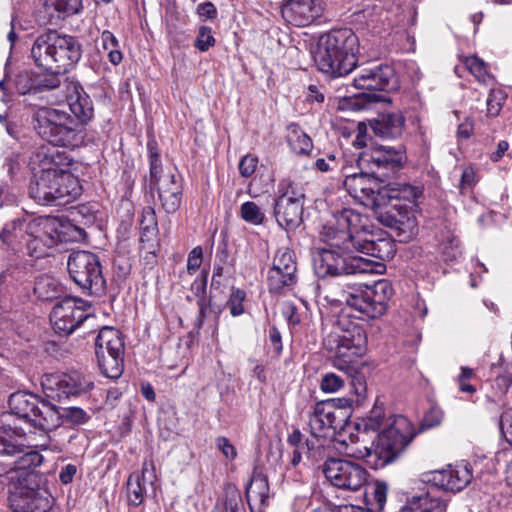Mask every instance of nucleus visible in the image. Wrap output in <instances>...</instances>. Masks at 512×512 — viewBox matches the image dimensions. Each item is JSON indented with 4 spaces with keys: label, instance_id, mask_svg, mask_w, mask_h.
Segmentation results:
<instances>
[{
    "label": "nucleus",
    "instance_id": "8",
    "mask_svg": "<svg viewBox=\"0 0 512 512\" xmlns=\"http://www.w3.org/2000/svg\"><path fill=\"white\" fill-rule=\"evenodd\" d=\"M324 347L334 354L333 366L353 372L349 363L363 356L367 350V335L364 328L354 323L339 322L323 341Z\"/></svg>",
    "mask_w": 512,
    "mask_h": 512
},
{
    "label": "nucleus",
    "instance_id": "36",
    "mask_svg": "<svg viewBox=\"0 0 512 512\" xmlns=\"http://www.w3.org/2000/svg\"><path fill=\"white\" fill-rule=\"evenodd\" d=\"M465 65L469 72L476 78V80L485 85L491 86L495 83V78L487 71L486 63L477 56H469L465 60Z\"/></svg>",
    "mask_w": 512,
    "mask_h": 512
},
{
    "label": "nucleus",
    "instance_id": "43",
    "mask_svg": "<svg viewBox=\"0 0 512 512\" xmlns=\"http://www.w3.org/2000/svg\"><path fill=\"white\" fill-rule=\"evenodd\" d=\"M48 3L62 18L77 14L83 8L82 0H48Z\"/></svg>",
    "mask_w": 512,
    "mask_h": 512
},
{
    "label": "nucleus",
    "instance_id": "4",
    "mask_svg": "<svg viewBox=\"0 0 512 512\" xmlns=\"http://www.w3.org/2000/svg\"><path fill=\"white\" fill-rule=\"evenodd\" d=\"M379 193L382 208L377 212V219L393 229L400 241L410 240L417 231L414 211L423 195V188L405 182H388Z\"/></svg>",
    "mask_w": 512,
    "mask_h": 512
},
{
    "label": "nucleus",
    "instance_id": "9",
    "mask_svg": "<svg viewBox=\"0 0 512 512\" xmlns=\"http://www.w3.org/2000/svg\"><path fill=\"white\" fill-rule=\"evenodd\" d=\"M79 180L71 173L54 168L42 170L30 195L42 205H64L81 195Z\"/></svg>",
    "mask_w": 512,
    "mask_h": 512
},
{
    "label": "nucleus",
    "instance_id": "33",
    "mask_svg": "<svg viewBox=\"0 0 512 512\" xmlns=\"http://www.w3.org/2000/svg\"><path fill=\"white\" fill-rule=\"evenodd\" d=\"M34 293L38 299L52 301L63 293L61 284L52 276L41 275L34 284Z\"/></svg>",
    "mask_w": 512,
    "mask_h": 512
},
{
    "label": "nucleus",
    "instance_id": "24",
    "mask_svg": "<svg viewBox=\"0 0 512 512\" xmlns=\"http://www.w3.org/2000/svg\"><path fill=\"white\" fill-rule=\"evenodd\" d=\"M66 100L72 114L81 124H87L93 117L94 108L90 96L76 81L66 80Z\"/></svg>",
    "mask_w": 512,
    "mask_h": 512
},
{
    "label": "nucleus",
    "instance_id": "42",
    "mask_svg": "<svg viewBox=\"0 0 512 512\" xmlns=\"http://www.w3.org/2000/svg\"><path fill=\"white\" fill-rule=\"evenodd\" d=\"M349 366L353 369V372L346 368L337 369L345 374L347 380H350V385L352 386L355 394L359 397H364L366 393V382L364 376L358 370L355 362L349 363Z\"/></svg>",
    "mask_w": 512,
    "mask_h": 512
},
{
    "label": "nucleus",
    "instance_id": "2",
    "mask_svg": "<svg viewBox=\"0 0 512 512\" xmlns=\"http://www.w3.org/2000/svg\"><path fill=\"white\" fill-rule=\"evenodd\" d=\"M359 434L377 433L370 446L350 452L357 459H366L374 468L380 469L395 461L415 436L411 422L402 415L386 416L383 405L377 402L356 425Z\"/></svg>",
    "mask_w": 512,
    "mask_h": 512
},
{
    "label": "nucleus",
    "instance_id": "54",
    "mask_svg": "<svg viewBox=\"0 0 512 512\" xmlns=\"http://www.w3.org/2000/svg\"><path fill=\"white\" fill-rule=\"evenodd\" d=\"M315 167L321 172L332 171L338 167V160L334 154H329L326 158L317 159Z\"/></svg>",
    "mask_w": 512,
    "mask_h": 512
},
{
    "label": "nucleus",
    "instance_id": "53",
    "mask_svg": "<svg viewBox=\"0 0 512 512\" xmlns=\"http://www.w3.org/2000/svg\"><path fill=\"white\" fill-rule=\"evenodd\" d=\"M203 262V249L201 246L194 247L188 254L187 273L193 275L200 268Z\"/></svg>",
    "mask_w": 512,
    "mask_h": 512
},
{
    "label": "nucleus",
    "instance_id": "39",
    "mask_svg": "<svg viewBox=\"0 0 512 512\" xmlns=\"http://www.w3.org/2000/svg\"><path fill=\"white\" fill-rule=\"evenodd\" d=\"M148 158L150 164V186L157 183L158 180L162 179L164 174H161V160L159 157L157 144L154 140L148 141L147 143Z\"/></svg>",
    "mask_w": 512,
    "mask_h": 512
},
{
    "label": "nucleus",
    "instance_id": "10",
    "mask_svg": "<svg viewBox=\"0 0 512 512\" xmlns=\"http://www.w3.org/2000/svg\"><path fill=\"white\" fill-rule=\"evenodd\" d=\"M16 238L24 240L27 253L34 258H42L59 240L58 219L37 217L13 221Z\"/></svg>",
    "mask_w": 512,
    "mask_h": 512
},
{
    "label": "nucleus",
    "instance_id": "49",
    "mask_svg": "<svg viewBox=\"0 0 512 512\" xmlns=\"http://www.w3.org/2000/svg\"><path fill=\"white\" fill-rule=\"evenodd\" d=\"M49 75L36 76L37 93L43 91H49L60 87L61 76L64 74H53L49 72Z\"/></svg>",
    "mask_w": 512,
    "mask_h": 512
},
{
    "label": "nucleus",
    "instance_id": "59",
    "mask_svg": "<svg viewBox=\"0 0 512 512\" xmlns=\"http://www.w3.org/2000/svg\"><path fill=\"white\" fill-rule=\"evenodd\" d=\"M101 44L107 52L119 48L120 44L116 36L109 30H104L101 33Z\"/></svg>",
    "mask_w": 512,
    "mask_h": 512
},
{
    "label": "nucleus",
    "instance_id": "45",
    "mask_svg": "<svg viewBox=\"0 0 512 512\" xmlns=\"http://www.w3.org/2000/svg\"><path fill=\"white\" fill-rule=\"evenodd\" d=\"M213 512H246L241 493L235 487L226 490L225 509Z\"/></svg>",
    "mask_w": 512,
    "mask_h": 512
},
{
    "label": "nucleus",
    "instance_id": "16",
    "mask_svg": "<svg viewBox=\"0 0 512 512\" xmlns=\"http://www.w3.org/2000/svg\"><path fill=\"white\" fill-rule=\"evenodd\" d=\"M91 304L81 298L65 297L58 301L50 313L55 333L60 336L72 334L91 314Z\"/></svg>",
    "mask_w": 512,
    "mask_h": 512
},
{
    "label": "nucleus",
    "instance_id": "58",
    "mask_svg": "<svg viewBox=\"0 0 512 512\" xmlns=\"http://www.w3.org/2000/svg\"><path fill=\"white\" fill-rule=\"evenodd\" d=\"M500 428L509 442H512V411H506L500 419Z\"/></svg>",
    "mask_w": 512,
    "mask_h": 512
},
{
    "label": "nucleus",
    "instance_id": "23",
    "mask_svg": "<svg viewBox=\"0 0 512 512\" xmlns=\"http://www.w3.org/2000/svg\"><path fill=\"white\" fill-rule=\"evenodd\" d=\"M472 478L471 467L468 464H459L433 472L431 481L444 490L459 492L471 482Z\"/></svg>",
    "mask_w": 512,
    "mask_h": 512
},
{
    "label": "nucleus",
    "instance_id": "56",
    "mask_svg": "<svg viewBox=\"0 0 512 512\" xmlns=\"http://www.w3.org/2000/svg\"><path fill=\"white\" fill-rule=\"evenodd\" d=\"M216 445L227 459L233 460L237 456L235 447L226 437H218Z\"/></svg>",
    "mask_w": 512,
    "mask_h": 512
},
{
    "label": "nucleus",
    "instance_id": "34",
    "mask_svg": "<svg viewBox=\"0 0 512 512\" xmlns=\"http://www.w3.org/2000/svg\"><path fill=\"white\" fill-rule=\"evenodd\" d=\"M445 504L438 498L429 494L413 497L401 509V512H444Z\"/></svg>",
    "mask_w": 512,
    "mask_h": 512
},
{
    "label": "nucleus",
    "instance_id": "25",
    "mask_svg": "<svg viewBox=\"0 0 512 512\" xmlns=\"http://www.w3.org/2000/svg\"><path fill=\"white\" fill-rule=\"evenodd\" d=\"M156 189L162 208L166 213H175L182 201V184L174 174H165L157 183L150 186Z\"/></svg>",
    "mask_w": 512,
    "mask_h": 512
},
{
    "label": "nucleus",
    "instance_id": "38",
    "mask_svg": "<svg viewBox=\"0 0 512 512\" xmlns=\"http://www.w3.org/2000/svg\"><path fill=\"white\" fill-rule=\"evenodd\" d=\"M278 197L287 200L303 203L305 199V191L301 184L296 183L289 178L282 179L278 184Z\"/></svg>",
    "mask_w": 512,
    "mask_h": 512
},
{
    "label": "nucleus",
    "instance_id": "55",
    "mask_svg": "<svg viewBox=\"0 0 512 512\" xmlns=\"http://www.w3.org/2000/svg\"><path fill=\"white\" fill-rule=\"evenodd\" d=\"M303 435L299 429H295L291 434L288 435L287 442L293 446L294 448H302L305 447L307 450H311L314 446L312 442L306 440L305 443L302 442Z\"/></svg>",
    "mask_w": 512,
    "mask_h": 512
},
{
    "label": "nucleus",
    "instance_id": "12",
    "mask_svg": "<svg viewBox=\"0 0 512 512\" xmlns=\"http://www.w3.org/2000/svg\"><path fill=\"white\" fill-rule=\"evenodd\" d=\"M356 88L362 93L366 103L390 102L387 93L398 88L395 70L388 64L361 67L353 80Z\"/></svg>",
    "mask_w": 512,
    "mask_h": 512
},
{
    "label": "nucleus",
    "instance_id": "51",
    "mask_svg": "<svg viewBox=\"0 0 512 512\" xmlns=\"http://www.w3.org/2000/svg\"><path fill=\"white\" fill-rule=\"evenodd\" d=\"M258 157L253 154L243 156L238 164V170L242 177L249 178L256 171L258 165Z\"/></svg>",
    "mask_w": 512,
    "mask_h": 512
},
{
    "label": "nucleus",
    "instance_id": "5",
    "mask_svg": "<svg viewBox=\"0 0 512 512\" xmlns=\"http://www.w3.org/2000/svg\"><path fill=\"white\" fill-rule=\"evenodd\" d=\"M82 43L76 36L49 29L36 37L31 47L35 65L53 74H66L82 58Z\"/></svg>",
    "mask_w": 512,
    "mask_h": 512
},
{
    "label": "nucleus",
    "instance_id": "44",
    "mask_svg": "<svg viewBox=\"0 0 512 512\" xmlns=\"http://www.w3.org/2000/svg\"><path fill=\"white\" fill-rule=\"evenodd\" d=\"M507 98L506 93L499 88L490 89L486 99V114L489 117H496L499 115L503 104Z\"/></svg>",
    "mask_w": 512,
    "mask_h": 512
},
{
    "label": "nucleus",
    "instance_id": "63",
    "mask_svg": "<svg viewBox=\"0 0 512 512\" xmlns=\"http://www.w3.org/2000/svg\"><path fill=\"white\" fill-rule=\"evenodd\" d=\"M445 261H454L457 260L462 252L459 248V241L457 239H453L451 241L450 249L446 248L443 252Z\"/></svg>",
    "mask_w": 512,
    "mask_h": 512
},
{
    "label": "nucleus",
    "instance_id": "19",
    "mask_svg": "<svg viewBox=\"0 0 512 512\" xmlns=\"http://www.w3.org/2000/svg\"><path fill=\"white\" fill-rule=\"evenodd\" d=\"M267 281L270 291L276 293L297 282V262L293 251L285 248L276 252Z\"/></svg>",
    "mask_w": 512,
    "mask_h": 512
},
{
    "label": "nucleus",
    "instance_id": "22",
    "mask_svg": "<svg viewBox=\"0 0 512 512\" xmlns=\"http://www.w3.org/2000/svg\"><path fill=\"white\" fill-rule=\"evenodd\" d=\"M324 10L322 0H288L282 14L296 26H307L318 19Z\"/></svg>",
    "mask_w": 512,
    "mask_h": 512
},
{
    "label": "nucleus",
    "instance_id": "27",
    "mask_svg": "<svg viewBox=\"0 0 512 512\" xmlns=\"http://www.w3.org/2000/svg\"><path fill=\"white\" fill-rule=\"evenodd\" d=\"M405 118L401 112H391L380 115L371 121V129L376 136L395 139L402 135Z\"/></svg>",
    "mask_w": 512,
    "mask_h": 512
},
{
    "label": "nucleus",
    "instance_id": "11",
    "mask_svg": "<svg viewBox=\"0 0 512 512\" xmlns=\"http://www.w3.org/2000/svg\"><path fill=\"white\" fill-rule=\"evenodd\" d=\"M393 294L390 282L386 279L376 281L371 286L353 288L343 292L341 301L359 313V318L376 319L387 310Z\"/></svg>",
    "mask_w": 512,
    "mask_h": 512
},
{
    "label": "nucleus",
    "instance_id": "17",
    "mask_svg": "<svg viewBox=\"0 0 512 512\" xmlns=\"http://www.w3.org/2000/svg\"><path fill=\"white\" fill-rule=\"evenodd\" d=\"M322 472L333 486L343 490L358 491L367 480L364 467L340 458H328L322 466Z\"/></svg>",
    "mask_w": 512,
    "mask_h": 512
},
{
    "label": "nucleus",
    "instance_id": "29",
    "mask_svg": "<svg viewBox=\"0 0 512 512\" xmlns=\"http://www.w3.org/2000/svg\"><path fill=\"white\" fill-rule=\"evenodd\" d=\"M125 354V343L122 333L110 326H105L100 329L95 340V355L100 354Z\"/></svg>",
    "mask_w": 512,
    "mask_h": 512
},
{
    "label": "nucleus",
    "instance_id": "40",
    "mask_svg": "<svg viewBox=\"0 0 512 512\" xmlns=\"http://www.w3.org/2000/svg\"><path fill=\"white\" fill-rule=\"evenodd\" d=\"M241 218L252 225H261L265 220L262 209L253 201L244 202L240 207Z\"/></svg>",
    "mask_w": 512,
    "mask_h": 512
},
{
    "label": "nucleus",
    "instance_id": "50",
    "mask_svg": "<svg viewBox=\"0 0 512 512\" xmlns=\"http://www.w3.org/2000/svg\"><path fill=\"white\" fill-rule=\"evenodd\" d=\"M215 45V38L212 35V30L210 27L207 26H201L198 31V35L195 40V47L205 52L210 47H213Z\"/></svg>",
    "mask_w": 512,
    "mask_h": 512
},
{
    "label": "nucleus",
    "instance_id": "28",
    "mask_svg": "<svg viewBox=\"0 0 512 512\" xmlns=\"http://www.w3.org/2000/svg\"><path fill=\"white\" fill-rule=\"evenodd\" d=\"M246 498L252 511H262L268 504L269 484L267 477L255 471L246 487Z\"/></svg>",
    "mask_w": 512,
    "mask_h": 512
},
{
    "label": "nucleus",
    "instance_id": "30",
    "mask_svg": "<svg viewBox=\"0 0 512 512\" xmlns=\"http://www.w3.org/2000/svg\"><path fill=\"white\" fill-rule=\"evenodd\" d=\"M50 408L56 419L53 425L45 427V431H52L60 426L74 427L85 424L89 420V415L86 411L79 407H58L50 403Z\"/></svg>",
    "mask_w": 512,
    "mask_h": 512
},
{
    "label": "nucleus",
    "instance_id": "21",
    "mask_svg": "<svg viewBox=\"0 0 512 512\" xmlns=\"http://www.w3.org/2000/svg\"><path fill=\"white\" fill-rule=\"evenodd\" d=\"M342 414L332 401H321L314 404L309 412L308 425L310 433L315 438L326 437L330 431L338 427V415Z\"/></svg>",
    "mask_w": 512,
    "mask_h": 512
},
{
    "label": "nucleus",
    "instance_id": "7",
    "mask_svg": "<svg viewBox=\"0 0 512 512\" xmlns=\"http://www.w3.org/2000/svg\"><path fill=\"white\" fill-rule=\"evenodd\" d=\"M50 403L49 400L41 399L32 393L18 391L11 394L8 401L10 412L0 416V435L22 436L24 432L14 423V416L45 431V427L53 425L56 419Z\"/></svg>",
    "mask_w": 512,
    "mask_h": 512
},
{
    "label": "nucleus",
    "instance_id": "48",
    "mask_svg": "<svg viewBox=\"0 0 512 512\" xmlns=\"http://www.w3.org/2000/svg\"><path fill=\"white\" fill-rule=\"evenodd\" d=\"M246 294L243 290L233 288L227 305L230 309V313L233 317L240 316L244 313L243 301Z\"/></svg>",
    "mask_w": 512,
    "mask_h": 512
},
{
    "label": "nucleus",
    "instance_id": "52",
    "mask_svg": "<svg viewBox=\"0 0 512 512\" xmlns=\"http://www.w3.org/2000/svg\"><path fill=\"white\" fill-rule=\"evenodd\" d=\"M443 420V412L438 407H431L423 416L421 421V429L434 428L441 424Z\"/></svg>",
    "mask_w": 512,
    "mask_h": 512
},
{
    "label": "nucleus",
    "instance_id": "46",
    "mask_svg": "<svg viewBox=\"0 0 512 512\" xmlns=\"http://www.w3.org/2000/svg\"><path fill=\"white\" fill-rule=\"evenodd\" d=\"M14 82L19 94H37L36 77H33L29 72H20Z\"/></svg>",
    "mask_w": 512,
    "mask_h": 512
},
{
    "label": "nucleus",
    "instance_id": "64",
    "mask_svg": "<svg viewBox=\"0 0 512 512\" xmlns=\"http://www.w3.org/2000/svg\"><path fill=\"white\" fill-rule=\"evenodd\" d=\"M495 383L501 389L502 393L507 392L512 385V373L505 371L495 379Z\"/></svg>",
    "mask_w": 512,
    "mask_h": 512
},
{
    "label": "nucleus",
    "instance_id": "20",
    "mask_svg": "<svg viewBox=\"0 0 512 512\" xmlns=\"http://www.w3.org/2000/svg\"><path fill=\"white\" fill-rule=\"evenodd\" d=\"M21 436L8 437L0 435V455L15 458L16 469L25 470L39 466L43 462V456L33 447L21 443Z\"/></svg>",
    "mask_w": 512,
    "mask_h": 512
},
{
    "label": "nucleus",
    "instance_id": "61",
    "mask_svg": "<svg viewBox=\"0 0 512 512\" xmlns=\"http://www.w3.org/2000/svg\"><path fill=\"white\" fill-rule=\"evenodd\" d=\"M269 342L272 351L279 355L282 351L281 334L276 327H271L269 330Z\"/></svg>",
    "mask_w": 512,
    "mask_h": 512
},
{
    "label": "nucleus",
    "instance_id": "1",
    "mask_svg": "<svg viewBox=\"0 0 512 512\" xmlns=\"http://www.w3.org/2000/svg\"><path fill=\"white\" fill-rule=\"evenodd\" d=\"M321 239L329 248L320 249L314 259V270L320 278L373 272L372 261L356 253L380 260L391 259L395 254L393 241L367 232L363 216L350 208L334 213L333 221L323 227Z\"/></svg>",
    "mask_w": 512,
    "mask_h": 512
},
{
    "label": "nucleus",
    "instance_id": "32",
    "mask_svg": "<svg viewBox=\"0 0 512 512\" xmlns=\"http://www.w3.org/2000/svg\"><path fill=\"white\" fill-rule=\"evenodd\" d=\"M146 471L147 468L144 465L141 473H132L127 480V498L130 505L139 506L144 502L148 483L145 477Z\"/></svg>",
    "mask_w": 512,
    "mask_h": 512
},
{
    "label": "nucleus",
    "instance_id": "37",
    "mask_svg": "<svg viewBox=\"0 0 512 512\" xmlns=\"http://www.w3.org/2000/svg\"><path fill=\"white\" fill-rule=\"evenodd\" d=\"M288 142L292 150L301 155L309 154L313 147L311 138L296 125L291 126Z\"/></svg>",
    "mask_w": 512,
    "mask_h": 512
},
{
    "label": "nucleus",
    "instance_id": "35",
    "mask_svg": "<svg viewBox=\"0 0 512 512\" xmlns=\"http://www.w3.org/2000/svg\"><path fill=\"white\" fill-rule=\"evenodd\" d=\"M98 367L107 378L118 379L124 370V355L104 354L96 355Z\"/></svg>",
    "mask_w": 512,
    "mask_h": 512
},
{
    "label": "nucleus",
    "instance_id": "15",
    "mask_svg": "<svg viewBox=\"0 0 512 512\" xmlns=\"http://www.w3.org/2000/svg\"><path fill=\"white\" fill-rule=\"evenodd\" d=\"M9 502L15 512H49L53 498L48 489L39 483V477L31 473L14 486Z\"/></svg>",
    "mask_w": 512,
    "mask_h": 512
},
{
    "label": "nucleus",
    "instance_id": "6",
    "mask_svg": "<svg viewBox=\"0 0 512 512\" xmlns=\"http://www.w3.org/2000/svg\"><path fill=\"white\" fill-rule=\"evenodd\" d=\"M358 38L351 29L332 30L322 35L313 54L319 71L343 77L357 67Z\"/></svg>",
    "mask_w": 512,
    "mask_h": 512
},
{
    "label": "nucleus",
    "instance_id": "47",
    "mask_svg": "<svg viewBox=\"0 0 512 512\" xmlns=\"http://www.w3.org/2000/svg\"><path fill=\"white\" fill-rule=\"evenodd\" d=\"M345 380L335 373H327L322 377L320 388L325 393H335L344 386Z\"/></svg>",
    "mask_w": 512,
    "mask_h": 512
},
{
    "label": "nucleus",
    "instance_id": "26",
    "mask_svg": "<svg viewBox=\"0 0 512 512\" xmlns=\"http://www.w3.org/2000/svg\"><path fill=\"white\" fill-rule=\"evenodd\" d=\"M303 203L293 202L285 198H276L274 216L278 225L286 231H293L303 221Z\"/></svg>",
    "mask_w": 512,
    "mask_h": 512
},
{
    "label": "nucleus",
    "instance_id": "41",
    "mask_svg": "<svg viewBox=\"0 0 512 512\" xmlns=\"http://www.w3.org/2000/svg\"><path fill=\"white\" fill-rule=\"evenodd\" d=\"M57 219L59 239L80 241L86 238V231L83 228L71 223L70 221H65L59 218Z\"/></svg>",
    "mask_w": 512,
    "mask_h": 512
},
{
    "label": "nucleus",
    "instance_id": "18",
    "mask_svg": "<svg viewBox=\"0 0 512 512\" xmlns=\"http://www.w3.org/2000/svg\"><path fill=\"white\" fill-rule=\"evenodd\" d=\"M47 398L61 401L71 395L85 393L93 388V382L78 372L69 374H48L41 380Z\"/></svg>",
    "mask_w": 512,
    "mask_h": 512
},
{
    "label": "nucleus",
    "instance_id": "14",
    "mask_svg": "<svg viewBox=\"0 0 512 512\" xmlns=\"http://www.w3.org/2000/svg\"><path fill=\"white\" fill-rule=\"evenodd\" d=\"M34 128L41 138L54 146H69L75 136L70 116L61 110L41 107L34 113Z\"/></svg>",
    "mask_w": 512,
    "mask_h": 512
},
{
    "label": "nucleus",
    "instance_id": "31",
    "mask_svg": "<svg viewBox=\"0 0 512 512\" xmlns=\"http://www.w3.org/2000/svg\"><path fill=\"white\" fill-rule=\"evenodd\" d=\"M142 248L149 253H154L158 246V223L155 210L152 207H145L140 220Z\"/></svg>",
    "mask_w": 512,
    "mask_h": 512
},
{
    "label": "nucleus",
    "instance_id": "3",
    "mask_svg": "<svg viewBox=\"0 0 512 512\" xmlns=\"http://www.w3.org/2000/svg\"><path fill=\"white\" fill-rule=\"evenodd\" d=\"M406 155L404 146L380 145L360 154L359 165H367L370 173H354L346 175L343 185L348 193L355 198H366L373 205L380 207V193L382 186L376 182L379 178L385 182V178L395 174L405 163Z\"/></svg>",
    "mask_w": 512,
    "mask_h": 512
},
{
    "label": "nucleus",
    "instance_id": "57",
    "mask_svg": "<svg viewBox=\"0 0 512 512\" xmlns=\"http://www.w3.org/2000/svg\"><path fill=\"white\" fill-rule=\"evenodd\" d=\"M373 500L377 504L379 509H382L386 503L387 498V486L384 483H377L373 487L372 491Z\"/></svg>",
    "mask_w": 512,
    "mask_h": 512
},
{
    "label": "nucleus",
    "instance_id": "13",
    "mask_svg": "<svg viewBox=\"0 0 512 512\" xmlns=\"http://www.w3.org/2000/svg\"><path fill=\"white\" fill-rule=\"evenodd\" d=\"M67 269L71 279L89 295L105 293L106 280L96 254L84 250L73 251L68 257Z\"/></svg>",
    "mask_w": 512,
    "mask_h": 512
},
{
    "label": "nucleus",
    "instance_id": "62",
    "mask_svg": "<svg viewBox=\"0 0 512 512\" xmlns=\"http://www.w3.org/2000/svg\"><path fill=\"white\" fill-rule=\"evenodd\" d=\"M197 14L201 18L214 19L217 16V9L212 2H204L198 5Z\"/></svg>",
    "mask_w": 512,
    "mask_h": 512
},
{
    "label": "nucleus",
    "instance_id": "60",
    "mask_svg": "<svg viewBox=\"0 0 512 512\" xmlns=\"http://www.w3.org/2000/svg\"><path fill=\"white\" fill-rule=\"evenodd\" d=\"M78 469H77V466L74 465V464H66L65 466L62 467L60 473H59V480L60 482L63 484V485H68L70 484L76 473H77Z\"/></svg>",
    "mask_w": 512,
    "mask_h": 512
}]
</instances>
